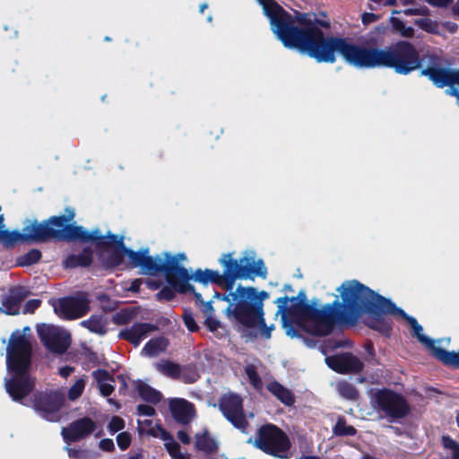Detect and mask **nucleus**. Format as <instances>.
<instances>
[{
	"instance_id": "47",
	"label": "nucleus",
	"mask_w": 459,
	"mask_h": 459,
	"mask_svg": "<svg viewBox=\"0 0 459 459\" xmlns=\"http://www.w3.org/2000/svg\"><path fill=\"white\" fill-rule=\"evenodd\" d=\"M41 305V300L39 299H33L28 300L24 305V313L32 314L38 309Z\"/></svg>"
},
{
	"instance_id": "18",
	"label": "nucleus",
	"mask_w": 459,
	"mask_h": 459,
	"mask_svg": "<svg viewBox=\"0 0 459 459\" xmlns=\"http://www.w3.org/2000/svg\"><path fill=\"white\" fill-rule=\"evenodd\" d=\"M96 429V422L91 418L85 416L72 421L67 428L63 429L62 435L67 443L79 442L88 437Z\"/></svg>"
},
{
	"instance_id": "5",
	"label": "nucleus",
	"mask_w": 459,
	"mask_h": 459,
	"mask_svg": "<svg viewBox=\"0 0 459 459\" xmlns=\"http://www.w3.org/2000/svg\"><path fill=\"white\" fill-rule=\"evenodd\" d=\"M342 49L347 63L359 68H391L398 74L407 75L422 67L420 52L406 40H399L384 48L350 46L343 42Z\"/></svg>"
},
{
	"instance_id": "1",
	"label": "nucleus",
	"mask_w": 459,
	"mask_h": 459,
	"mask_svg": "<svg viewBox=\"0 0 459 459\" xmlns=\"http://www.w3.org/2000/svg\"><path fill=\"white\" fill-rule=\"evenodd\" d=\"M365 288L366 285L357 280L346 281L337 289L342 302L336 298L322 308L316 307L317 300L313 299L309 304L303 290L296 297L278 298L275 300L277 314L281 315L282 327L286 334L291 338L300 336L293 323L316 336L330 334L338 324L355 325L359 318Z\"/></svg>"
},
{
	"instance_id": "41",
	"label": "nucleus",
	"mask_w": 459,
	"mask_h": 459,
	"mask_svg": "<svg viewBox=\"0 0 459 459\" xmlns=\"http://www.w3.org/2000/svg\"><path fill=\"white\" fill-rule=\"evenodd\" d=\"M254 301L255 305L258 307L259 311L263 316H264V300L269 298V293L265 290L257 291V290L255 288L254 291Z\"/></svg>"
},
{
	"instance_id": "61",
	"label": "nucleus",
	"mask_w": 459,
	"mask_h": 459,
	"mask_svg": "<svg viewBox=\"0 0 459 459\" xmlns=\"http://www.w3.org/2000/svg\"><path fill=\"white\" fill-rule=\"evenodd\" d=\"M392 23L395 30L401 31L404 28V22L397 18H392Z\"/></svg>"
},
{
	"instance_id": "11",
	"label": "nucleus",
	"mask_w": 459,
	"mask_h": 459,
	"mask_svg": "<svg viewBox=\"0 0 459 459\" xmlns=\"http://www.w3.org/2000/svg\"><path fill=\"white\" fill-rule=\"evenodd\" d=\"M420 75L427 77L437 88L459 86V69L443 66L441 58L436 54L429 56V65L420 70Z\"/></svg>"
},
{
	"instance_id": "56",
	"label": "nucleus",
	"mask_w": 459,
	"mask_h": 459,
	"mask_svg": "<svg viewBox=\"0 0 459 459\" xmlns=\"http://www.w3.org/2000/svg\"><path fill=\"white\" fill-rule=\"evenodd\" d=\"M202 307V311L207 316H209V315L212 316V313L214 311L213 309V307L212 305V301H207L201 306Z\"/></svg>"
},
{
	"instance_id": "27",
	"label": "nucleus",
	"mask_w": 459,
	"mask_h": 459,
	"mask_svg": "<svg viewBox=\"0 0 459 459\" xmlns=\"http://www.w3.org/2000/svg\"><path fill=\"white\" fill-rule=\"evenodd\" d=\"M81 325L87 328L90 332L104 335L107 333V322L101 315H92L89 319L81 322Z\"/></svg>"
},
{
	"instance_id": "57",
	"label": "nucleus",
	"mask_w": 459,
	"mask_h": 459,
	"mask_svg": "<svg viewBox=\"0 0 459 459\" xmlns=\"http://www.w3.org/2000/svg\"><path fill=\"white\" fill-rule=\"evenodd\" d=\"M141 284H142V280L141 279L134 280L131 282L129 290H131L132 292H139L140 291V288H141Z\"/></svg>"
},
{
	"instance_id": "31",
	"label": "nucleus",
	"mask_w": 459,
	"mask_h": 459,
	"mask_svg": "<svg viewBox=\"0 0 459 459\" xmlns=\"http://www.w3.org/2000/svg\"><path fill=\"white\" fill-rule=\"evenodd\" d=\"M41 257V251L38 248H32L17 258V264L20 266H30L37 264Z\"/></svg>"
},
{
	"instance_id": "60",
	"label": "nucleus",
	"mask_w": 459,
	"mask_h": 459,
	"mask_svg": "<svg viewBox=\"0 0 459 459\" xmlns=\"http://www.w3.org/2000/svg\"><path fill=\"white\" fill-rule=\"evenodd\" d=\"M74 371V368L65 366L59 369V375L63 377H67Z\"/></svg>"
},
{
	"instance_id": "35",
	"label": "nucleus",
	"mask_w": 459,
	"mask_h": 459,
	"mask_svg": "<svg viewBox=\"0 0 459 459\" xmlns=\"http://www.w3.org/2000/svg\"><path fill=\"white\" fill-rule=\"evenodd\" d=\"M84 386L85 382L83 379L80 378L76 380L75 383L70 387L68 391L69 399L74 401L79 398L84 390Z\"/></svg>"
},
{
	"instance_id": "52",
	"label": "nucleus",
	"mask_w": 459,
	"mask_h": 459,
	"mask_svg": "<svg viewBox=\"0 0 459 459\" xmlns=\"http://www.w3.org/2000/svg\"><path fill=\"white\" fill-rule=\"evenodd\" d=\"M145 284L148 289L152 290H157L163 286V282L160 280L147 279Z\"/></svg>"
},
{
	"instance_id": "4",
	"label": "nucleus",
	"mask_w": 459,
	"mask_h": 459,
	"mask_svg": "<svg viewBox=\"0 0 459 459\" xmlns=\"http://www.w3.org/2000/svg\"><path fill=\"white\" fill-rule=\"evenodd\" d=\"M82 242L95 243L98 259L105 270L112 271L120 266L126 255L129 259L130 267H141L145 274L152 276L162 273L167 282L168 270L173 269L171 264H166L164 257L149 255L148 248L139 251L132 250L126 247L123 236L109 231L107 235H101L98 228L91 231L83 229Z\"/></svg>"
},
{
	"instance_id": "63",
	"label": "nucleus",
	"mask_w": 459,
	"mask_h": 459,
	"mask_svg": "<svg viewBox=\"0 0 459 459\" xmlns=\"http://www.w3.org/2000/svg\"><path fill=\"white\" fill-rule=\"evenodd\" d=\"M452 358H454V360L450 368H459V352H456L455 356H453Z\"/></svg>"
},
{
	"instance_id": "7",
	"label": "nucleus",
	"mask_w": 459,
	"mask_h": 459,
	"mask_svg": "<svg viewBox=\"0 0 459 459\" xmlns=\"http://www.w3.org/2000/svg\"><path fill=\"white\" fill-rule=\"evenodd\" d=\"M230 291L224 298L229 302L226 308L228 318L245 328H253L255 322L263 316L254 301L255 287L238 285L234 291Z\"/></svg>"
},
{
	"instance_id": "9",
	"label": "nucleus",
	"mask_w": 459,
	"mask_h": 459,
	"mask_svg": "<svg viewBox=\"0 0 459 459\" xmlns=\"http://www.w3.org/2000/svg\"><path fill=\"white\" fill-rule=\"evenodd\" d=\"M375 408L387 418L399 420L410 413V405L401 394L389 388L377 390L374 395Z\"/></svg>"
},
{
	"instance_id": "22",
	"label": "nucleus",
	"mask_w": 459,
	"mask_h": 459,
	"mask_svg": "<svg viewBox=\"0 0 459 459\" xmlns=\"http://www.w3.org/2000/svg\"><path fill=\"white\" fill-rule=\"evenodd\" d=\"M28 294L29 291L22 286L11 289L9 295L3 300L0 312L7 315L19 314L21 304L28 297Z\"/></svg>"
},
{
	"instance_id": "55",
	"label": "nucleus",
	"mask_w": 459,
	"mask_h": 459,
	"mask_svg": "<svg viewBox=\"0 0 459 459\" xmlns=\"http://www.w3.org/2000/svg\"><path fill=\"white\" fill-rule=\"evenodd\" d=\"M443 444L446 448L453 451L459 446V443L449 437H443Z\"/></svg>"
},
{
	"instance_id": "17",
	"label": "nucleus",
	"mask_w": 459,
	"mask_h": 459,
	"mask_svg": "<svg viewBox=\"0 0 459 459\" xmlns=\"http://www.w3.org/2000/svg\"><path fill=\"white\" fill-rule=\"evenodd\" d=\"M231 262L235 281L238 279L253 280L255 276L265 279L267 276V268L262 259L255 262L254 257L244 256L237 260L231 256Z\"/></svg>"
},
{
	"instance_id": "29",
	"label": "nucleus",
	"mask_w": 459,
	"mask_h": 459,
	"mask_svg": "<svg viewBox=\"0 0 459 459\" xmlns=\"http://www.w3.org/2000/svg\"><path fill=\"white\" fill-rule=\"evenodd\" d=\"M167 345L165 338H152L148 341L142 350V353L150 357L157 356L164 351Z\"/></svg>"
},
{
	"instance_id": "13",
	"label": "nucleus",
	"mask_w": 459,
	"mask_h": 459,
	"mask_svg": "<svg viewBox=\"0 0 459 459\" xmlns=\"http://www.w3.org/2000/svg\"><path fill=\"white\" fill-rule=\"evenodd\" d=\"M65 403L64 395L57 391L39 392L33 396V408L45 420L58 421L59 411Z\"/></svg>"
},
{
	"instance_id": "43",
	"label": "nucleus",
	"mask_w": 459,
	"mask_h": 459,
	"mask_svg": "<svg viewBox=\"0 0 459 459\" xmlns=\"http://www.w3.org/2000/svg\"><path fill=\"white\" fill-rule=\"evenodd\" d=\"M415 24L420 28L421 30L427 32H434L436 25L435 23L429 18L418 19L415 21Z\"/></svg>"
},
{
	"instance_id": "39",
	"label": "nucleus",
	"mask_w": 459,
	"mask_h": 459,
	"mask_svg": "<svg viewBox=\"0 0 459 459\" xmlns=\"http://www.w3.org/2000/svg\"><path fill=\"white\" fill-rule=\"evenodd\" d=\"M182 318H183L186 327L187 328V330L189 332L194 333V332H197L199 330V326L196 324V322L194 318V316L190 311L185 310V312L182 316Z\"/></svg>"
},
{
	"instance_id": "16",
	"label": "nucleus",
	"mask_w": 459,
	"mask_h": 459,
	"mask_svg": "<svg viewBox=\"0 0 459 459\" xmlns=\"http://www.w3.org/2000/svg\"><path fill=\"white\" fill-rule=\"evenodd\" d=\"M37 332L43 345L53 353L63 354L70 346V334L56 326L41 324Z\"/></svg>"
},
{
	"instance_id": "37",
	"label": "nucleus",
	"mask_w": 459,
	"mask_h": 459,
	"mask_svg": "<svg viewBox=\"0 0 459 459\" xmlns=\"http://www.w3.org/2000/svg\"><path fill=\"white\" fill-rule=\"evenodd\" d=\"M258 327L261 330V335L266 339L271 338V333L273 330L274 326L272 325L271 326H267L264 319V316L259 317L256 322L254 324V327Z\"/></svg>"
},
{
	"instance_id": "59",
	"label": "nucleus",
	"mask_w": 459,
	"mask_h": 459,
	"mask_svg": "<svg viewBox=\"0 0 459 459\" xmlns=\"http://www.w3.org/2000/svg\"><path fill=\"white\" fill-rule=\"evenodd\" d=\"M400 32L403 37L411 38L414 35V29L404 25V28Z\"/></svg>"
},
{
	"instance_id": "23",
	"label": "nucleus",
	"mask_w": 459,
	"mask_h": 459,
	"mask_svg": "<svg viewBox=\"0 0 459 459\" xmlns=\"http://www.w3.org/2000/svg\"><path fill=\"white\" fill-rule=\"evenodd\" d=\"M93 263V250L91 247H84L79 254H69L63 260L65 269L87 268Z\"/></svg>"
},
{
	"instance_id": "58",
	"label": "nucleus",
	"mask_w": 459,
	"mask_h": 459,
	"mask_svg": "<svg viewBox=\"0 0 459 459\" xmlns=\"http://www.w3.org/2000/svg\"><path fill=\"white\" fill-rule=\"evenodd\" d=\"M178 438L183 443V444H189L190 442V437L188 434L184 430H179L178 432Z\"/></svg>"
},
{
	"instance_id": "64",
	"label": "nucleus",
	"mask_w": 459,
	"mask_h": 459,
	"mask_svg": "<svg viewBox=\"0 0 459 459\" xmlns=\"http://www.w3.org/2000/svg\"><path fill=\"white\" fill-rule=\"evenodd\" d=\"M127 459H144L142 452H138L134 455H129Z\"/></svg>"
},
{
	"instance_id": "26",
	"label": "nucleus",
	"mask_w": 459,
	"mask_h": 459,
	"mask_svg": "<svg viewBox=\"0 0 459 459\" xmlns=\"http://www.w3.org/2000/svg\"><path fill=\"white\" fill-rule=\"evenodd\" d=\"M136 389L140 397L147 403L157 404L162 399V394L160 392L143 382L140 381L137 384Z\"/></svg>"
},
{
	"instance_id": "40",
	"label": "nucleus",
	"mask_w": 459,
	"mask_h": 459,
	"mask_svg": "<svg viewBox=\"0 0 459 459\" xmlns=\"http://www.w3.org/2000/svg\"><path fill=\"white\" fill-rule=\"evenodd\" d=\"M124 428L125 420L119 416H113L108 425V429L111 433H117Z\"/></svg>"
},
{
	"instance_id": "28",
	"label": "nucleus",
	"mask_w": 459,
	"mask_h": 459,
	"mask_svg": "<svg viewBox=\"0 0 459 459\" xmlns=\"http://www.w3.org/2000/svg\"><path fill=\"white\" fill-rule=\"evenodd\" d=\"M195 446L198 450L207 454H212L218 450V445L216 441L210 436L207 430L200 435H196Z\"/></svg>"
},
{
	"instance_id": "50",
	"label": "nucleus",
	"mask_w": 459,
	"mask_h": 459,
	"mask_svg": "<svg viewBox=\"0 0 459 459\" xmlns=\"http://www.w3.org/2000/svg\"><path fill=\"white\" fill-rule=\"evenodd\" d=\"M99 446L101 450L106 452H112L115 450V445L112 439L103 438L100 441Z\"/></svg>"
},
{
	"instance_id": "10",
	"label": "nucleus",
	"mask_w": 459,
	"mask_h": 459,
	"mask_svg": "<svg viewBox=\"0 0 459 459\" xmlns=\"http://www.w3.org/2000/svg\"><path fill=\"white\" fill-rule=\"evenodd\" d=\"M232 253L223 254L219 259L220 264L223 267V273L221 274L218 271L212 269L202 270L196 269L193 274L192 279L196 282L203 285L213 283L227 290H232L235 285V278L231 262Z\"/></svg>"
},
{
	"instance_id": "42",
	"label": "nucleus",
	"mask_w": 459,
	"mask_h": 459,
	"mask_svg": "<svg viewBox=\"0 0 459 459\" xmlns=\"http://www.w3.org/2000/svg\"><path fill=\"white\" fill-rule=\"evenodd\" d=\"M131 435L128 432H121L117 436V443L121 450H126L131 445Z\"/></svg>"
},
{
	"instance_id": "38",
	"label": "nucleus",
	"mask_w": 459,
	"mask_h": 459,
	"mask_svg": "<svg viewBox=\"0 0 459 459\" xmlns=\"http://www.w3.org/2000/svg\"><path fill=\"white\" fill-rule=\"evenodd\" d=\"M132 313L128 309H122L113 316V322L118 325H126L132 319Z\"/></svg>"
},
{
	"instance_id": "20",
	"label": "nucleus",
	"mask_w": 459,
	"mask_h": 459,
	"mask_svg": "<svg viewBox=\"0 0 459 459\" xmlns=\"http://www.w3.org/2000/svg\"><path fill=\"white\" fill-rule=\"evenodd\" d=\"M157 329L158 327L153 324L135 323L131 327L121 330L118 338L126 340L137 347L143 339Z\"/></svg>"
},
{
	"instance_id": "51",
	"label": "nucleus",
	"mask_w": 459,
	"mask_h": 459,
	"mask_svg": "<svg viewBox=\"0 0 459 459\" xmlns=\"http://www.w3.org/2000/svg\"><path fill=\"white\" fill-rule=\"evenodd\" d=\"M379 18V15L373 13H364L361 16V21L364 25H368L377 22Z\"/></svg>"
},
{
	"instance_id": "2",
	"label": "nucleus",
	"mask_w": 459,
	"mask_h": 459,
	"mask_svg": "<svg viewBox=\"0 0 459 459\" xmlns=\"http://www.w3.org/2000/svg\"><path fill=\"white\" fill-rule=\"evenodd\" d=\"M272 10L273 15L267 13L266 17L270 20L273 32L283 46L299 49L318 63H334L335 52L347 62V56L342 49V43L357 46L346 38L325 36L321 28L329 29V22L312 19L306 13L296 12L295 15H291L279 4L278 8L273 7Z\"/></svg>"
},
{
	"instance_id": "53",
	"label": "nucleus",
	"mask_w": 459,
	"mask_h": 459,
	"mask_svg": "<svg viewBox=\"0 0 459 459\" xmlns=\"http://www.w3.org/2000/svg\"><path fill=\"white\" fill-rule=\"evenodd\" d=\"M429 4L435 7H447L454 0H425Z\"/></svg>"
},
{
	"instance_id": "32",
	"label": "nucleus",
	"mask_w": 459,
	"mask_h": 459,
	"mask_svg": "<svg viewBox=\"0 0 459 459\" xmlns=\"http://www.w3.org/2000/svg\"><path fill=\"white\" fill-rule=\"evenodd\" d=\"M245 373L253 387L256 390H261L263 387V381L257 373L255 367L252 364L247 365L245 367Z\"/></svg>"
},
{
	"instance_id": "44",
	"label": "nucleus",
	"mask_w": 459,
	"mask_h": 459,
	"mask_svg": "<svg viewBox=\"0 0 459 459\" xmlns=\"http://www.w3.org/2000/svg\"><path fill=\"white\" fill-rule=\"evenodd\" d=\"M405 15H421L428 16L429 9L426 5H421L419 8H408L403 11Z\"/></svg>"
},
{
	"instance_id": "46",
	"label": "nucleus",
	"mask_w": 459,
	"mask_h": 459,
	"mask_svg": "<svg viewBox=\"0 0 459 459\" xmlns=\"http://www.w3.org/2000/svg\"><path fill=\"white\" fill-rule=\"evenodd\" d=\"M137 413L141 416H154L156 414L155 409L149 404H138Z\"/></svg>"
},
{
	"instance_id": "30",
	"label": "nucleus",
	"mask_w": 459,
	"mask_h": 459,
	"mask_svg": "<svg viewBox=\"0 0 459 459\" xmlns=\"http://www.w3.org/2000/svg\"><path fill=\"white\" fill-rule=\"evenodd\" d=\"M333 434L336 437H353L357 434V429L353 426L348 425L343 416H339L333 427Z\"/></svg>"
},
{
	"instance_id": "36",
	"label": "nucleus",
	"mask_w": 459,
	"mask_h": 459,
	"mask_svg": "<svg viewBox=\"0 0 459 459\" xmlns=\"http://www.w3.org/2000/svg\"><path fill=\"white\" fill-rule=\"evenodd\" d=\"M91 375L98 385L106 383L107 381L115 382L114 377L107 369L98 368L94 370Z\"/></svg>"
},
{
	"instance_id": "25",
	"label": "nucleus",
	"mask_w": 459,
	"mask_h": 459,
	"mask_svg": "<svg viewBox=\"0 0 459 459\" xmlns=\"http://www.w3.org/2000/svg\"><path fill=\"white\" fill-rule=\"evenodd\" d=\"M267 390L275 396L285 406H292L295 403V396L292 392L276 380L269 382Z\"/></svg>"
},
{
	"instance_id": "3",
	"label": "nucleus",
	"mask_w": 459,
	"mask_h": 459,
	"mask_svg": "<svg viewBox=\"0 0 459 459\" xmlns=\"http://www.w3.org/2000/svg\"><path fill=\"white\" fill-rule=\"evenodd\" d=\"M368 315L367 325L389 337L392 333V321L387 316H399L404 319L412 330V335L431 352V355L445 366L451 367L455 351H448L444 348L437 347L435 341L425 335L422 326L417 319L409 316L403 309L398 307L393 301L366 286L359 308V317Z\"/></svg>"
},
{
	"instance_id": "21",
	"label": "nucleus",
	"mask_w": 459,
	"mask_h": 459,
	"mask_svg": "<svg viewBox=\"0 0 459 459\" xmlns=\"http://www.w3.org/2000/svg\"><path fill=\"white\" fill-rule=\"evenodd\" d=\"M169 411L174 420L183 425L188 424L195 417V406L183 398H174L169 401Z\"/></svg>"
},
{
	"instance_id": "15",
	"label": "nucleus",
	"mask_w": 459,
	"mask_h": 459,
	"mask_svg": "<svg viewBox=\"0 0 459 459\" xmlns=\"http://www.w3.org/2000/svg\"><path fill=\"white\" fill-rule=\"evenodd\" d=\"M219 409L223 416L236 429L245 431L248 426L244 408L243 400L237 394H229L222 395L219 400Z\"/></svg>"
},
{
	"instance_id": "19",
	"label": "nucleus",
	"mask_w": 459,
	"mask_h": 459,
	"mask_svg": "<svg viewBox=\"0 0 459 459\" xmlns=\"http://www.w3.org/2000/svg\"><path fill=\"white\" fill-rule=\"evenodd\" d=\"M325 360L330 368L341 374L359 373L363 369V363L350 352L333 355Z\"/></svg>"
},
{
	"instance_id": "62",
	"label": "nucleus",
	"mask_w": 459,
	"mask_h": 459,
	"mask_svg": "<svg viewBox=\"0 0 459 459\" xmlns=\"http://www.w3.org/2000/svg\"><path fill=\"white\" fill-rule=\"evenodd\" d=\"M448 87L449 88L447 90H446V93L450 96L455 97L457 100H459V91L453 88L454 86H448Z\"/></svg>"
},
{
	"instance_id": "8",
	"label": "nucleus",
	"mask_w": 459,
	"mask_h": 459,
	"mask_svg": "<svg viewBox=\"0 0 459 459\" xmlns=\"http://www.w3.org/2000/svg\"><path fill=\"white\" fill-rule=\"evenodd\" d=\"M255 446L264 453L277 459L290 457L291 447L290 437L274 424L267 423L258 429Z\"/></svg>"
},
{
	"instance_id": "24",
	"label": "nucleus",
	"mask_w": 459,
	"mask_h": 459,
	"mask_svg": "<svg viewBox=\"0 0 459 459\" xmlns=\"http://www.w3.org/2000/svg\"><path fill=\"white\" fill-rule=\"evenodd\" d=\"M156 368L161 374L172 379H182L185 383H193L196 380L195 377L186 376L181 377V367L179 364L170 360H164L156 364Z\"/></svg>"
},
{
	"instance_id": "33",
	"label": "nucleus",
	"mask_w": 459,
	"mask_h": 459,
	"mask_svg": "<svg viewBox=\"0 0 459 459\" xmlns=\"http://www.w3.org/2000/svg\"><path fill=\"white\" fill-rule=\"evenodd\" d=\"M338 391L342 397L349 400H357L359 397V391L349 382L340 383L338 385Z\"/></svg>"
},
{
	"instance_id": "6",
	"label": "nucleus",
	"mask_w": 459,
	"mask_h": 459,
	"mask_svg": "<svg viewBox=\"0 0 459 459\" xmlns=\"http://www.w3.org/2000/svg\"><path fill=\"white\" fill-rule=\"evenodd\" d=\"M32 344L20 330L12 333L6 347V368L11 374L4 387L14 402L22 403L35 387V378L30 374L32 364Z\"/></svg>"
},
{
	"instance_id": "12",
	"label": "nucleus",
	"mask_w": 459,
	"mask_h": 459,
	"mask_svg": "<svg viewBox=\"0 0 459 459\" xmlns=\"http://www.w3.org/2000/svg\"><path fill=\"white\" fill-rule=\"evenodd\" d=\"M91 300L85 292L66 296L58 299L55 312L66 320L78 319L84 316L91 309Z\"/></svg>"
},
{
	"instance_id": "34",
	"label": "nucleus",
	"mask_w": 459,
	"mask_h": 459,
	"mask_svg": "<svg viewBox=\"0 0 459 459\" xmlns=\"http://www.w3.org/2000/svg\"><path fill=\"white\" fill-rule=\"evenodd\" d=\"M176 292H178L177 290L169 284L162 286L160 291L155 294V299L158 301H170L175 298Z\"/></svg>"
},
{
	"instance_id": "54",
	"label": "nucleus",
	"mask_w": 459,
	"mask_h": 459,
	"mask_svg": "<svg viewBox=\"0 0 459 459\" xmlns=\"http://www.w3.org/2000/svg\"><path fill=\"white\" fill-rule=\"evenodd\" d=\"M179 293L180 294L192 293L196 304H198L199 306H202L204 303L202 294L197 292L194 286H193V290H186V291L179 292Z\"/></svg>"
},
{
	"instance_id": "14",
	"label": "nucleus",
	"mask_w": 459,
	"mask_h": 459,
	"mask_svg": "<svg viewBox=\"0 0 459 459\" xmlns=\"http://www.w3.org/2000/svg\"><path fill=\"white\" fill-rule=\"evenodd\" d=\"M166 264H171L173 269L168 270V284L173 286L178 292H183L186 290H193V285L189 283L192 279L188 270L180 264L181 261L186 259L185 253H178L172 255L169 252L163 253Z\"/></svg>"
},
{
	"instance_id": "48",
	"label": "nucleus",
	"mask_w": 459,
	"mask_h": 459,
	"mask_svg": "<svg viewBox=\"0 0 459 459\" xmlns=\"http://www.w3.org/2000/svg\"><path fill=\"white\" fill-rule=\"evenodd\" d=\"M204 324L210 332H215L221 325L220 321L212 317L211 315L206 317Z\"/></svg>"
},
{
	"instance_id": "49",
	"label": "nucleus",
	"mask_w": 459,
	"mask_h": 459,
	"mask_svg": "<svg viewBox=\"0 0 459 459\" xmlns=\"http://www.w3.org/2000/svg\"><path fill=\"white\" fill-rule=\"evenodd\" d=\"M98 386L101 395H103L104 397H108L109 395L112 394V393L115 390L114 385L107 382L98 385Z\"/></svg>"
},
{
	"instance_id": "45",
	"label": "nucleus",
	"mask_w": 459,
	"mask_h": 459,
	"mask_svg": "<svg viewBox=\"0 0 459 459\" xmlns=\"http://www.w3.org/2000/svg\"><path fill=\"white\" fill-rule=\"evenodd\" d=\"M257 2L262 5L265 16L267 13L273 15L272 9L278 8V3L275 0H257Z\"/></svg>"
}]
</instances>
